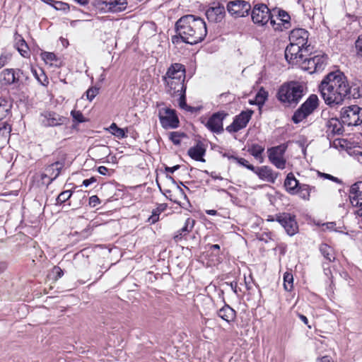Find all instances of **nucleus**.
I'll list each match as a JSON object with an SVG mask.
<instances>
[{
	"instance_id": "obj_25",
	"label": "nucleus",
	"mask_w": 362,
	"mask_h": 362,
	"mask_svg": "<svg viewBox=\"0 0 362 362\" xmlns=\"http://www.w3.org/2000/svg\"><path fill=\"white\" fill-rule=\"evenodd\" d=\"M195 221L191 218H187L185 222L184 226L179 230H177L174 236L173 240L175 242H179L182 239V238L185 237L189 233H190L194 226Z\"/></svg>"
},
{
	"instance_id": "obj_37",
	"label": "nucleus",
	"mask_w": 362,
	"mask_h": 362,
	"mask_svg": "<svg viewBox=\"0 0 362 362\" xmlns=\"http://www.w3.org/2000/svg\"><path fill=\"white\" fill-rule=\"evenodd\" d=\"M293 277L291 272H285L284 274V287L286 291H290L293 288Z\"/></svg>"
},
{
	"instance_id": "obj_41",
	"label": "nucleus",
	"mask_w": 362,
	"mask_h": 362,
	"mask_svg": "<svg viewBox=\"0 0 362 362\" xmlns=\"http://www.w3.org/2000/svg\"><path fill=\"white\" fill-rule=\"evenodd\" d=\"M305 3L302 4V7L304 12L309 17H313L314 16V8L311 5V0H305Z\"/></svg>"
},
{
	"instance_id": "obj_48",
	"label": "nucleus",
	"mask_w": 362,
	"mask_h": 362,
	"mask_svg": "<svg viewBox=\"0 0 362 362\" xmlns=\"http://www.w3.org/2000/svg\"><path fill=\"white\" fill-rule=\"evenodd\" d=\"M11 54L8 52L2 53L0 56V69L4 66L11 59Z\"/></svg>"
},
{
	"instance_id": "obj_24",
	"label": "nucleus",
	"mask_w": 362,
	"mask_h": 362,
	"mask_svg": "<svg viewBox=\"0 0 362 362\" xmlns=\"http://www.w3.org/2000/svg\"><path fill=\"white\" fill-rule=\"evenodd\" d=\"M103 4L109 11L113 13L123 11L127 6V0H103Z\"/></svg>"
},
{
	"instance_id": "obj_61",
	"label": "nucleus",
	"mask_w": 362,
	"mask_h": 362,
	"mask_svg": "<svg viewBox=\"0 0 362 362\" xmlns=\"http://www.w3.org/2000/svg\"><path fill=\"white\" fill-rule=\"evenodd\" d=\"M7 267V264L4 262H0V274L4 272Z\"/></svg>"
},
{
	"instance_id": "obj_22",
	"label": "nucleus",
	"mask_w": 362,
	"mask_h": 362,
	"mask_svg": "<svg viewBox=\"0 0 362 362\" xmlns=\"http://www.w3.org/2000/svg\"><path fill=\"white\" fill-rule=\"evenodd\" d=\"M349 200L354 207L362 206V181L356 182L351 186Z\"/></svg>"
},
{
	"instance_id": "obj_47",
	"label": "nucleus",
	"mask_w": 362,
	"mask_h": 362,
	"mask_svg": "<svg viewBox=\"0 0 362 362\" xmlns=\"http://www.w3.org/2000/svg\"><path fill=\"white\" fill-rule=\"evenodd\" d=\"M176 96H179V106L184 110H188L189 107L186 103V95L185 93H178Z\"/></svg>"
},
{
	"instance_id": "obj_34",
	"label": "nucleus",
	"mask_w": 362,
	"mask_h": 362,
	"mask_svg": "<svg viewBox=\"0 0 362 362\" xmlns=\"http://www.w3.org/2000/svg\"><path fill=\"white\" fill-rule=\"evenodd\" d=\"M32 72L35 76V78L37 81L43 86H47L49 84V80L46 74H45L42 69H39L37 71L35 69H32Z\"/></svg>"
},
{
	"instance_id": "obj_17",
	"label": "nucleus",
	"mask_w": 362,
	"mask_h": 362,
	"mask_svg": "<svg viewBox=\"0 0 362 362\" xmlns=\"http://www.w3.org/2000/svg\"><path fill=\"white\" fill-rule=\"evenodd\" d=\"M227 115L224 112L213 114L206 124V127L214 133L221 134L223 132V121Z\"/></svg>"
},
{
	"instance_id": "obj_7",
	"label": "nucleus",
	"mask_w": 362,
	"mask_h": 362,
	"mask_svg": "<svg viewBox=\"0 0 362 362\" xmlns=\"http://www.w3.org/2000/svg\"><path fill=\"white\" fill-rule=\"evenodd\" d=\"M327 65V56L317 54L310 57H305L301 62L300 67L309 74H314L324 70Z\"/></svg>"
},
{
	"instance_id": "obj_3",
	"label": "nucleus",
	"mask_w": 362,
	"mask_h": 362,
	"mask_svg": "<svg viewBox=\"0 0 362 362\" xmlns=\"http://www.w3.org/2000/svg\"><path fill=\"white\" fill-rule=\"evenodd\" d=\"M305 93V83L292 81L281 86L277 93V98L286 105L296 106Z\"/></svg>"
},
{
	"instance_id": "obj_59",
	"label": "nucleus",
	"mask_w": 362,
	"mask_h": 362,
	"mask_svg": "<svg viewBox=\"0 0 362 362\" xmlns=\"http://www.w3.org/2000/svg\"><path fill=\"white\" fill-rule=\"evenodd\" d=\"M98 172L100 174V175H107V172H108V168H106L105 166H100L98 168Z\"/></svg>"
},
{
	"instance_id": "obj_55",
	"label": "nucleus",
	"mask_w": 362,
	"mask_h": 362,
	"mask_svg": "<svg viewBox=\"0 0 362 362\" xmlns=\"http://www.w3.org/2000/svg\"><path fill=\"white\" fill-rule=\"evenodd\" d=\"M96 182V179L94 177H90V179H86L83 181V185L86 187H88L92 183Z\"/></svg>"
},
{
	"instance_id": "obj_8",
	"label": "nucleus",
	"mask_w": 362,
	"mask_h": 362,
	"mask_svg": "<svg viewBox=\"0 0 362 362\" xmlns=\"http://www.w3.org/2000/svg\"><path fill=\"white\" fill-rule=\"evenodd\" d=\"M251 17L255 24L260 25H264L269 21L272 25L275 23L274 21L272 20L269 9L263 4H257L254 6L251 12Z\"/></svg>"
},
{
	"instance_id": "obj_27",
	"label": "nucleus",
	"mask_w": 362,
	"mask_h": 362,
	"mask_svg": "<svg viewBox=\"0 0 362 362\" xmlns=\"http://www.w3.org/2000/svg\"><path fill=\"white\" fill-rule=\"evenodd\" d=\"M217 315L222 320L230 323L233 322L236 317V312L228 305H225L217 311Z\"/></svg>"
},
{
	"instance_id": "obj_62",
	"label": "nucleus",
	"mask_w": 362,
	"mask_h": 362,
	"mask_svg": "<svg viewBox=\"0 0 362 362\" xmlns=\"http://www.w3.org/2000/svg\"><path fill=\"white\" fill-rule=\"evenodd\" d=\"M237 286H238V284L236 282H231L230 283V287L232 288V290L235 293H237Z\"/></svg>"
},
{
	"instance_id": "obj_13",
	"label": "nucleus",
	"mask_w": 362,
	"mask_h": 362,
	"mask_svg": "<svg viewBox=\"0 0 362 362\" xmlns=\"http://www.w3.org/2000/svg\"><path fill=\"white\" fill-rule=\"evenodd\" d=\"M252 114L253 111L250 110L241 112L235 117L233 123L226 127V130L232 133L238 132L245 128L251 119Z\"/></svg>"
},
{
	"instance_id": "obj_18",
	"label": "nucleus",
	"mask_w": 362,
	"mask_h": 362,
	"mask_svg": "<svg viewBox=\"0 0 362 362\" xmlns=\"http://www.w3.org/2000/svg\"><path fill=\"white\" fill-rule=\"evenodd\" d=\"M226 15L225 7L220 3H213L206 11V16L209 22L219 23L222 21Z\"/></svg>"
},
{
	"instance_id": "obj_23",
	"label": "nucleus",
	"mask_w": 362,
	"mask_h": 362,
	"mask_svg": "<svg viewBox=\"0 0 362 362\" xmlns=\"http://www.w3.org/2000/svg\"><path fill=\"white\" fill-rule=\"evenodd\" d=\"M254 173L259 179L271 183H274L279 175L277 173L274 172L268 166L257 167L255 168Z\"/></svg>"
},
{
	"instance_id": "obj_35",
	"label": "nucleus",
	"mask_w": 362,
	"mask_h": 362,
	"mask_svg": "<svg viewBox=\"0 0 362 362\" xmlns=\"http://www.w3.org/2000/svg\"><path fill=\"white\" fill-rule=\"evenodd\" d=\"M306 52H298V54H292V58L285 57L288 64L291 65H298L300 66L301 62L305 57Z\"/></svg>"
},
{
	"instance_id": "obj_20",
	"label": "nucleus",
	"mask_w": 362,
	"mask_h": 362,
	"mask_svg": "<svg viewBox=\"0 0 362 362\" xmlns=\"http://www.w3.org/2000/svg\"><path fill=\"white\" fill-rule=\"evenodd\" d=\"M325 127H327L326 133L329 139H331L335 135L343 134L344 127L342 123L337 118L332 117L327 119Z\"/></svg>"
},
{
	"instance_id": "obj_1",
	"label": "nucleus",
	"mask_w": 362,
	"mask_h": 362,
	"mask_svg": "<svg viewBox=\"0 0 362 362\" xmlns=\"http://www.w3.org/2000/svg\"><path fill=\"white\" fill-rule=\"evenodd\" d=\"M325 103L334 107L342 104L346 98L357 99L362 95V90L356 83L350 85L346 76L337 71L328 74L319 86Z\"/></svg>"
},
{
	"instance_id": "obj_9",
	"label": "nucleus",
	"mask_w": 362,
	"mask_h": 362,
	"mask_svg": "<svg viewBox=\"0 0 362 362\" xmlns=\"http://www.w3.org/2000/svg\"><path fill=\"white\" fill-rule=\"evenodd\" d=\"M286 148L287 146L286 144H281L274 147H272L267 150L269 161L276 168L281 170H283L286 168V160L284 158V154Z\"/></svg>"
},
{
	"instance_id": "obj_36",
	"label": "nucleus",
	"mask_w": 362,
	"mask_h": 362,
	"mask_svg": "<svg viewBox=\"0 0 362 362\" xmlns=\"http://www.w3.org/2000/svg\"><path fill=\"white\" fill-rule=\"evenodd\" d=\"M109 132L116 137L122 139L127 136L126 131L124 129L119 128L115 123H112L109 129Z\"/></svg>"
},
{
	"instance_id": "obj_26",
	"label": "nucleus",
	"mask_w": 362,
	"mask_h": 362,
	"mask_svg": "<svg viewBox=\"0 0 362 362\" xmlns=\"http://www.w3.org/2000/svg\"><path fill=\"white\" fill-rule=\"evenodd\" d=\"M300 184L297 180L293 173H289L284 181V187L286 191L291 194H296L297 189Z\"/></svg>"
},
{
	"instance_id": "obj_4",
	"label": "nucleus",
	"mask_w": 362,
	"mask_h": 362,
	"mask_svg": "<svg viewBox=\"0 0 362 362\" xmlns=\"http://www.w3.org/2000/svg\"><path fill=\"white\" fill-rule=\"evenodd\" d=\"M318 98L316 95L312 94L296 110L292 116V121L298 124L310 115L318 107Z\"/></svg>"
},
{
	"instance_id": "obj_21",
	"label": "nucleus",
	"mask_w": 362,
	"mask_h": 362,
	"mask_svg": "<svg viewBox=\"0 0 362 362\" xmlns=\"http://www.w3.org/2000/svg\"><path fill=\"white\" fill-rule=\"evenodd\" d=\"M185 67L183 64L175 63L170 65L162 78H170L173 80H185Z\"/></svg>"
},
{
	"instance_id": "obj_6",
	"label": "nucleus",
	"mask_w": 362,
	"mask_h": 362,
	"mask_svg": "<svg viewBox=\"0 0 362 362\" xmlns=\"http://www.w3.org/2000/svg\"><path fill=\"white\" fill-rule=\"evenodd\" d=\"M28 76L19 69H6L0 74V81L4 85L13 83L24 85L28 83Z\"/></svg>"
},
{
	"instance_id": "obj_43",
	"label": "nucleus",
	"mask_w": 362,
	"mask_h": 362,
	"mask_svg": "<svg viewBox=\"0 0 362 362\" xmlns=\"http://www.w3.org/2000/svg\"><path fill=\"white\" fill-rule=\"evenodd\" d=\"M71 115L73 117L74 121L78 123H82L86 121L83 114L79 110H72L71 112Z\"/></svg>"
},
{
	"instance_id": "obj_16",
	"label": "nucleus",
	"mask_w": 362,
	"mask_h": 362,
	"mask_svg": "<svg viewBox=\"0 0 362 362\" xmlns=\"http://www.w3.org/2000/svg\"><path fill=\"white\" fill-rule=\"evenodd\" d=\"M165 84V91L172 97H175L178 93H186V86H185V80H173L170 78H162Z\"/></svg>"
},
{
	"instance_id": "obj_15",
	"label": "nucleus",
	"mask_w": 362,
	"mask_h": 362,
	"mask_svg": "<svg viewBox=\"0 0 362 362\" xmlns=\"http://www.w3.org/2000/svg\"><path fill=\"white\" fill-rule=\"evenodd\" d=\"M64 163L56 161L52 164L45 166L43 173L41 175V179L45 182V179L47 178V185H50L59 175L61 170L64 168Z\"/></svg>"
},
{
	"instance_id": "obj_57",
	"label": "nucleus",
	"mask_w": 362,
	"mask_h": 362,
	"mask_svg": "<svg viewBox=\"0 0 362 362\" xmlns=\"http://www.w3.org/2000/svg\"><path fill=\"white\" fill-rule=\"evenodd\" d=\"M179 168H180V165H176L173 167H165V170L166 173H173L175 170H178Z\"/></svg>"
},
{
	"instance_id": "obj_11",
	"label": "nucleus",
	"mask_w": 362,
	"mask_h": 362,
	"mask_svg": "<svg viewBox=\"0 0 362 362\" xmlns=\"http://www.w3.org/2000/svg\"><path fill=\"white\" fill-rule=\"evenodd\" d=\"M228 12L234 18H241L248 16L251 5L244 0H234L229 1L226 6Z\"/></svg>"
},
{
	"instance_id": "obj_52",
	"label": "nucleus",
	"mask_w": 362,
	"mask_h": 362,
	"mask_svg": "<svg viewBox=\"0 0 362 362\" xmlns=\"http://www.w3.org/2000/svg\"><path fill=\"white\" fill-rule=\"evenodd\" d=\"M53 272L56 274L55 280L59 279L64 275V272L59 267H54Z\"/></svg>"
},
{
	"instance_id": "obj_46",
	"label": "nucleus",
	"mask_w": 362,
	"mask_h": 362,
	"mask_svg": "<svg viewBox=\"0 0 362 362\" xmlns=\"http://www.w3.org/2000/svg\"><path fill=\"white\" fill-rule=\"evenodd\" d=\"M98 93L99 88L96 87H91L86 90V96L88 100L92 101Z\"/></svg>"
},
{
	"instance_id": "obj_60",
	"label": "nucleus",
	"mask_w": 362,
	"mask_h": 362,
	"mask_svg": "<svg viewBox=\"0 0 362 362\" xmlns=\"http://www.w3.org/2000/svg\"><path fill=\"white\" fill-rule=\"evenodd\" d=\"M206 173L209 174V173L207 171H206ZM209 175L212 178H214L215 180H216V179L217 180H223V179L221 176L218 175L216 172H211L209 173Z\"/></svg>"
},
{
	"instance_id": "obj_58",
	"label": "nucleus",
	"mask_w": 362,
	"mask_h": 362,
	"mask_svg": "<svg viewBox=\"0 0 362 362\" xmlns=\"http://www.w3.org/2000/svg\"><path fill=\"white\" fill-rule=\"evenodd\" d=\"M316 362H333V361L329 356H325L321 358H318Z\"/></svg>"
},
{
	"instance_id": "obj_50",
	"label": "nucleus",
	"mask_w": 362,
	"mask_h": 362,
	"mask_svg": "<svg viewBox=\"0 0 362 362\" xmlns=\"http://www.w3.org/2000/svg\"><path fill=\"white\" fill-rule=\"evenodd\" d=\"M356 48L357 55L362 57V35L356 41Z\"/></svg>"
},
{
	"instance_id": "obj_14",
	"label": "nucleus",
	"mask_w": 362,
	"mask_h": 362,
	"mask_svg": "<svg viewBox=\"0 0 362 362\" xmlns=\"http://www.w3.org/2000/svg\"><path fill=\"white\" fill-rule=\"evenodd\" d=\"M40 122L45 127H54L64 123L66 118L52 111H46L40 114Z\"/></svg>"
},
{
	"instance_id": "obj_31",
	"label": "nucleus",
	"mask_w": 362,
	"mask_h": 362,
	"mask_svg": "<svg viewBox=\"0 0 362 362\" xmlns=\"http://www.w3.org/2000/svg\"><path fill=\"white\" fill-rule=\"evenodd\" d=\"M16 46L19 53L24 57L28 56L29 48L25 40L21 36L16 37Z\"/></svg>"
},
{
	"instance_id": "obj_49",
	"label": "nucleus",
	"mask_w": 362,
	"mask_h": 362,
	"mask_svg": "<svg viewBox=\"0 0 362 362\" xmlns=\"http://www.w3.org/2000/svg\"><path fill=\"white\" fill-rule=\"evenodd\" d=\"M319 175L321 177H324L325 179L332 180L338 184H342V181L340 179H339L338 177H334L332 175L324 173H319Z\"/></svg>"
},
{
	"instance_id": "obj_2",
	"label": "nucleus",
	"mask_w": 362,
	"mask_h": 362,
	"mask_svg": "<svg viewBox=\"0 0 362 362\" xmlns=\"http://www.w3.org/2000/svg\"><path fill=\"white\" fill-rule=\"evenodd\" d=\"M177 35L173 36V43L182 42L195 45L202 42L207 34L205 21L194 15H185L179 18L175 23Z\"/></svg>"
},
{
	"instance_id": "obj_33",
	"label": "nucleus",
	"mask_w": 362,
	"mask_h": 362,
	"mask_svg": "<svg viewBox=\"0 0 362 362\" xmlns=\"http://www.w3.org/2000/svg\"><path fill=\"white\" fill-rule=\"evenodd\" d=\"M12 107V103L11 100L0 98V120L6 117Z\"/></svg>"
},
{
	"instance_id": "obj_51",
	"label": "nucleus",
	"mask_w": 362,
	"mask_h": 362,
	"mask_svg": "<svg viewBox=\"0 0 362 362\" xmlns=\"http://www.w3.org/2000/svg\"><path fill=\"white\" fill-rule=\"evenodd\" d=\"M52 6L57 10H66L69 8L68 4L62 1H54Z\"/></svg>"
},
{
	"instance_id": "obj_42",
	"label": "nucleus",
	"mask_w": 362,
	"mask_h": 362,
	"mask_svg": "<svg viewBox=\"0 0 362 362\" xmlns=\"http://www.w3.org/2000/svg\"><path fill=\"white\" fill-rule=\"evenodd\" d=\"M41 57L46 64H52V62L57 60V57L53 52H42Z\"/></svg>"
},
{
	"instance_id": "obj_54",
	"label": "nucleus",
	"mask_w": 362,
	"mask_h": 362,
	"mask_svg": "<svg viewBox=\"0 0 362 362\" xmlns=\"http://www.w3.org/2000/svg\"><path fill=\"white\" fill-rule=\"evenodd\" d=\"M279 16L281 17V20L284 22H288L290 19L289 15L284 11H279Z\"/></svg>"
},
{
	"instance_id": "obj_30",
	"label": "nucleus",
	"mask_w": 362,
	"mask_h": 362,
	"mask_svg": "<svg viewBox=\"0 0 362 362\" xmlns=\"http://www.w3.org/2000/svg\"><path fill=\"white\" fill-rule=\"evenodd\" d=\"M297 191V194H298L301 199L308 201L310 199L311 192H315L316 190L315 187L306 184H300Z\"/></svg>"
},
{
	"instance_id": "obj_64",
	"label": "nucleus",
	"mask_w": 362,
	"mask_h": 362,
	"mask_svg": "<svg viewBox=\"0 0 362 362\" xmlns=\"http://www.w3.org/2000/svg\"><path fill=\"white\" fill-rule=\"evenodd\" d=\"M299 317L305 324L308 325V318L305 315H300Z\"/></svg>"
},
{
	"instance_id": "obj_19",
	"label": "nucleus",
	"mask_w": 362,
	"mask_h": 362,
	"mask_svg": "<svg viewBox=\"0 0 362 362\" xmlns=\"http://www.w3.org/2000/svg\"><path fill=\"white\" fill-rule=\"evenodd\" d=\"M309 33L303 28H296L291 30L289 35L290 42L298 45L300 47H308L307 45Z\"/></svg>"
},
{
	"instance_id": "obj_56",
	"label": "nucleus",
	"mask_w": 362,
	"mask_h": 362,
	"mask_svg": "<svg viewBox=\"0 0 362 362\" xmlns=\"http://www.w3.org/2000/svg\"><path fill=\"white\" fill-rule=\"evenodd\" d=\"M1 130L6 131L7 133H9L11 130V127L9 124L4 122L0 124V132Z\"/></svg>"
},
{
	"instance_id": "obj_39",
	"label": "nucleus",
	"mask_w": 362,
	"mask_h": 362,
	"mask_svg": "<svg viewBox=\"0 0 362 362\" xmlns=\"http://www.w3.org/2000/svg\"><path fill=\"white\" fill-rule=\"evenodd\" d=\"M187 135L180 132H173L170 133V139L175 145H179L181 142V139L186 137Z\"/></svg>"
},
{
	"instance_id": "obj_28",
	"label": "nucleus",
	"mask_w": 362,
	"mask_h": 362,
	"mask_svg": "<svg viewBox=\"0 0 362 362\" xmlns=\"http://www.w3.org/2000/svg\"><path fill=\"white\" fill-rule=\"evenodd\" d=\"M205 151V148L202 145L199 144L188 150V155L195 160L204 162L205 160L203 158V156Z\"/></svg>"
},
{
	"instance_id": "obj_53",
	"label": "nucleus",
	"mask_w": 362,
	"mask_h": 362,
	"mask_svg": "<svg viewBox=\"0 0 362 362\" xmlns=\"http://www.w3.org/2000/svg\"><path fill=\"white\" fill-rule=\"evenodd\" d=\"M100 203V199L96 195H93L89 198V204L95 206Z\"/></svg>"
},
{
	"instance_id": "obj_29",
	"label": "nucleus",
	"mask_w": 362,
	"mask_h": 362,
	"mask_svg": "<svg viewBox=\"0 0 362 362\" xmlns=\"http://www.w3.org/2000/svg\"><path fill=\"white\" fill-rule=\"evenodd\" d=\"M306 52L308 54L310 50L308 47H300L291 42L286 47L285 49V57L292 58V54H298V52Z\"/></svg>"
},
{
	"instance_id": "obj_12",
	"label": "nucleus",
	"mask_w": 362,
	"mask_h": 362,
	"mask_svg": "<svg viewBox=\"0 0 362 362\" xmlns=\"http://www.w3.org/2000/svg\"><path fill=\"white\" fill-rule=\"evenodd\" d=\"M158 117L161 126L164 129L178 127L179 119L174 110L170 108L160 110Z\"/></svg>"
},
{
	"instance_id": "obj_10",
	"label": "nucleus",
	"mask_w": 362,
	"mask_h": 362,
	"mask_svg": "<svg viewBox=\"0 0 362 362\" xmlns=\"http://www.w3.org/2000/svg\"><path fill=\"white\" fill-rule=\"evenodd\" d=\"M268 221H278L285 229L288 235H293L298 231V224L296 221V216L288 213L279 214L275 216V218H269Z\"/></svg>"
},
{
	"instance_id": "obj_45",
	"label": "nucleus",
	"mask_w": 362,
	"mask_h": 362,
	"mask_svg": "<svg viewBox=\"0 0 362 362\" xmlns=\"http://www.w3.org/2000/svg\"><path fill=\"white\" fill-rule=\"evenodd\" d=\"M268 96V93L267 91L264 90L263 89H261L256 95V102L259 105L264 104L266 101Z\"/></svg>"
},
{
	"instance_id": "obj_44",
	"label": "nucleus",
	"mask_w": 362,
	"mask_h": 362,
	"mask_svg": "<svg viewBox=\"0 0 362 362\" xmlns=\"http://www.w3.org/2000/svg\"><path fill=\"white\" fill-rule=\"evenodd\" d=\"M233 159L235 160L240 165L245 167L246 168L252 170L254 172L255 167H254L252 165L250 164L248 161L243 158H238L235 156L231 157Z\"/></svg>"
},
{
	"instance_id": "obj_38",
	"label": "nucleus",
	"mask_w": 362,
	"mask_h": 362,
	"mask_svg": "<svg viewBox=\"0 0 362 362\" xmlns=\"http://www.w3.org/2000/svg\"><path fill=\"white\" fill-rule=\"evenodd\" d=\"M264 148L259 144H252L248 149V152L253 156L255 158H259L262 156Z\"/></svg>"
},
{
	"instance_id": "obj_63",
	"label": "nucleus",
	"mask_w": 362,
	"mask_h": 362,
	"mask_svg": "<svg viewBox=\"0 0 362 362\" xmlns=\"http://www.w3.org/2000/svg\"><path fill=\"white\" fill-rule=\"evenodd\" d=\"M209 248L211 250H220V245H218V244L211 245L209 246Z\"/></svg>"
},
{
	"instance_id": "obj_32",
	"label": "nucleus",
	"mask_w": 362,
	"mask_h": 362,
	"mask_svg": "<svg viewBox=\"0 0 362 362\" xmlns=\"http://www.w3.org/2000/svg\"><path fill=\"white\" fill-rule=\"evenodd\" d=\"M320 251L329 262L334 261L335 255L334 250L330 246L327 244H321L320 246Z\"/></svg>"
},
{
	"instance_id": "obj_5",
	"label": "nucleus",
	"mask_w": 362,
	"mask_h": 362,
	"mask_svg": "<svg viewBox=\"0 0 362 362\" xmlns=\"http://www.w3.org/2000/svg\"><path fill=\"white\" fill-rule=\"evenodd\" d=\"M341 122L348 126L362 124V107L358 105L344 107L340 112Z\"/></svg>"
},
{
	"instance_id": "obj_40",
	"label": "nucleus",
	"mask_w": 362,
	"mask_h": 362,
	"mask_svg": "<svg viewBox=\"0 0 362 362\" xmlns=\"http://www.w3.org/2000/svg\"><path fill=\"white\" fill-rule=\"evenodd\" d=\"M72 195V192L70 190H66L62 192H61L57 199H56V204H62L64 203L66 201L70 199V197Z\"/></svg>"
}]
</instances>
